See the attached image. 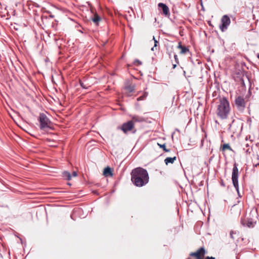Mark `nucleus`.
<instances>
[{
  "label": "nucleus",
  "instance_id": "nucleus-39",
  "mask_svg": "<svg viewBox=\"0 0 259 259\" xmlns=\"http://www.w3.org/2000/svg\"><path fill=\"white\" fill-rule=\"evenodd\" d=\"M47 140L49 142H51V140L47 139Z\"/></svg>",
  "mask_w": 259,
  "mask_h": 259
},
{
  "label": "nucleus",
  "instance_id": "nucleus-29",
  "mask_svg": "<svg viewBox=\"0 0 259 259\" xmlns=\"http://www.w3.org/2000/svg\"><path fill=\"white\" fill-rule=\"evenodd\" d=\"M174 58L176 63L179 64V59L178 56L176 54H174Z\"/></svg>",
  "mask_w": 259,
  "mask_h": 259
},
{
  "label": "nucleus",
  "instance_id": "nucleus-15",
  "mask_svg": "<svg viewBox=\"0 0 259 259\" xmlns=\"http://www.w3.org/2000/svg\"><path fill=\"white\" fill-rule=\"evenodd\" d=\"M103 175L106 177L109 176L112 177L113 174L111 168L108 166L105 168L103 171Z\"/></svg>",
  "mask_w": 259,
  "mask_h": 259
},
{
  "label": "nucleus",
  "instance_id": "nucleus-33",
  "mask_svg": "<svg viewBox=\"0 0 259 259\" xmlns=\"http://www.w3.org/2000/svg\"><path fill=\"white\" fill-rule=\"evenodd\" d=\"M155 50H157L156 47H154V46H153V47L151 48V50H152V51H154L155 50Z\"/></svg>",
  "mask_w": 259,
  "mask_h": 259
},
{
  "label": "nucleus",
  "instance_id": "nucleus-19",
  "mask_svg": "<svg viewBox=\"0 0 259 259\" xmlns=\"http://www.w3.org/2000/svg\"><path fill=\"white\" fill-rule=\"evenodd\" d=\"M221 150L224 152L226 150H228L230 151H233L232 148L230 147L229 144H224L221 147Z\"/></svg>",
  "mask_w": 259,
  "mask_h": 259
},
{
  "label": "nucleus",
  "instance_id": "nucleus-32",
  "mask_svg": "<svg viewBox=\"0 0 259 259\" xmlns=\"http://www.w3.org/2000/svg\"><path fill=\"white\" fill-rule=\"evenodd\" d=\"M72 176L73 177H76L77 176V172L76 171H73L72 172Z\"/></svg>",
  "mask_w": 259,
  "mask_h": 259
},
{
  "label": "nucleus",
  "instance_id": "nucleus-36",
  "mask_svg": "<svg viewBox=\"0 0 259 259\" xmlns=\"http://www.w3.org/2000/svg\"><path fill=\"white\" fill-rule=\"evenodd\" d=\"M153 39L154 40V41H155V40H156L155 38V37L154 36H153Z\"/></svg>",
  "mask_w": 259,
  "mask_h": 259
},
{
  "label": "nucleus",
  "instance_id": "nucleus-7",
  "mask_svg": "<svg viewBox=\"0 0 259 259\" xmlns=\"http://www.w3.org/2000/svg\"><path fill=\"white\" fill-rule=\"evenodd\" d=\"M235 104L239 111L242 112L244 110L246 102L243 97L240 96L236 97L235 100Z\"/></svg>",
  "mask_w": 259,
  "mask_h": 259
},
{
  "label": "nucleus",
  "instance_id": "nucleus-31",
  "mask_svg": "<svg viewBox=\"0 0 259 259\" xmlns=\"http://www.w3.org/2000/svg\"><path fill=\"white\" fill-rule=\"evenodd\" d=\"M221 186H222L223 187L225 186V184L223 180H221Z\"/></svg>",
  "mask_w": 259,
  "mask_h": 259
},
{
  "label": "nucleus",
  "instance_id": "nucleus-6",
  "mask_svg": "<svg viewBox=\"0 0 259 259\" xmlns=\"http://www.w3.org/2000/svg\"><path fill=\"white\" fill-rule=\"evenodd\" d=\"M238 177H239V171L237 167V164L235 162L233 165V168L232 174V183L235 187L236 191L237 192L238 195L240 197V192L239 191V184H238Z\"/></svg>",
  "mask_w": 259,
  "mask_h": 259
},
{
  "label": "nucleus",
  "instance_id": "nucleus-10",
  "mask_svg": "<svg viewBox=\"0 0 259 259\" xmlns=\"http://www.w3.org/2000/svg\"><path fill=\"white\" fill-rule=\"evenodd\" d=\"M136 85L134 84H126L123 89V94L127 97H130L135 91Z\"/></svg>",
  "mask_w": 259,
  "mask_h": 259
},
{
  "label": "nucleus",
  "instance_id": "nucleus-17",
  "mask_svg": "<svg viewBox=\"0 0 259 259\" xmlns=\"http://www.w3.org/2000/svg\"><path fill=\"white\" fill-rule=\"evenodd\" d=\"M177 157L176 156H174L173 157H166L164 159V162L166 165H168V163H174L175 161L176 160Z\"/></svg>",
  "mask_w": 259,
  "mask_h": 259
},
{
  "label": "nucleus",
  "instance_id": "nucleus-4",
  "mask_svg": "<svg viewBox=\"0 0 259 259\" xmlns=\"http://www.w3.org/2000/svg\"><path fill=\"white\" fill-rule=\"evenodd\" d=\"M207 251L204 246H202L196 250L195 252H191L189 253L187 259H215L212 256H206L205 254Z\"/></svg>",
  "mask_w": 259,
  "mask_h": 259
},
{
  "label": "nucleus",
  "instance_id": "nucleus-18",
  "mask_svg": "<svg viewBox=\"0 0 259 259\" xmlns=\"http://www.w3.org/2000/svg\"><path fill=\"white\" fill-rule=\"evenodd\" d=\"M134 121H135V122H142V121H145V119L143 117H141V116H138V115H134L133 117H132V120Z\"/></svg>",
  "mask_w": 259,
  "mask_h": 259
},
{
  "label": "nucleus",
  "instance_id": "nucleus-5",
  "mask_svg": "<svg viewBox=\"0 0 259 259\" xmlns=\"http://www.w3.org/2000/svg\"><path fill=\"white\" fill-rule=\"evenodd\" d=\"M243 123L239 118L234 119L229 124L228 130L233 134L239 135L243 129Z\"/></svg>",
  "mask_w": 259,
  "mask_h": 259
},
{
  "label": "nucleus",
  "instance_id": "nucleus-40",
  "mask_svg": "<svg viewBox=\"0 0 259 259\" xmlns=\"http://www.w3.org/2000/svg\"><path fill=\"white\" fill-rule=\"evenodd\" d=\"M50 146H54V145H50Z\"/></svg>",
  "mask_w": 259,
  "mask_h": 259
},
{
  "label": "nucleus",
  "instance_id": "nucleus-24",
  "mask_svg": "<svg viewBox=\"0 0 259 259\" xmlns=\"http://www.w3.org/2000/svg\"><path fill=\"white\" fill-rule=\"evenodd\" d=\"M147 95H148V93L145 92V93H144L143 95L138 98L137 100L138 101L144 100L147 97Z\"/></svg>",
  "mask_w": 259,
  "mask_h": 259
},
{
  "label": "nucleus",
  "instance_id": "nucleus-3",
  "mask_svg": "<svg viewBox=\"0 0 259 259\" xmlns=\"http://www.w3.org/2000/svg\"><path fill=\"white\" fill-rule=\"evenodd\" d=\"M38 120L39 122V127L41 130L48 131L49 130H54L53 123L45 113H40L39 114Z\"/></svg>",
  "mask_w": 259,
  "mask_h": 259
},
{
  "label": "nucleus",
  "instance_id": "nucleus-14",
  "mask_svg": "<svg viewBox=\"0 0 259 259\" xmlns=\"http://www.w3.org/2000/svg\"><path fill=\"white\" fill-rule=\"evenodd\" d=\"M250 144H251V142H249V143H245L244 144V146L243 148V150L246 154H250L252 150V148H250Z\"/></svg>",
  "mask_w": 259,
  "mask_h": 259
},
{
  "label": "nucleus",
  "instance_id": "nucleus-23",
  "mask_svg": "<svg viewBox=\"0 0 259 259\" xmlns=\"http://www.w3.org/2000/svg\"><path fill=\"white\" fill-rule=\"evenodd\" d=\"M157 145H158V146L160 147V148H161L163 149V151H164L165 152H169L170 151V150L169 149H168L166 148V146H165V144H159L158 143Z\"/></svg>",
  "mask_w": 259,
  "mask_h": 259
},
{
  "label": "nucleus",
  "instance_id": "nucleus-26",
  "mask_svg": "<svg viewBox=\"0 0 259 259\" xmlns=\"http://www.w3.org/2000/svg\"><path fill=\"white\" fill-rule=\"evenodd\" d=\"M237 234V232L236 231H234L233 230H231L230 232V237L232 239H234L235 238L234 237V234Z\"/></svg>",
  "mask_w": 259,
  "mask_h": 259
},
{
  "label": "nucleus",
  "instance_id": "nucleus-12",
  "mask_svg": "<svg viewBox=\"0 0 259 259\" xmlns=\"http://www.w3.org/2000/svg\"><path fill=\"white\" fill-rule=\"evenodd\" d=\"M241 223L244 226L246 224V226L248 228H253L256 224V221H254L252 219H248L247 221L244 219H241Z\"/></svg>",
  "mask_w": 259,
  "mask_h": 259
},
{
  "label": "nucleus",
  "instance_id": "nucleus-16",
  "mask_svg": "<svg viewBox=\"0 0 259 259\" xmlns=\"http://www.w3.org/2000/svg\"><path fill=\"white\" fill-rule=\"evenodd\" d=\"M174 48L172 45H167L166 46V53L168 55L169 58H171L172 54L174 53Z\"/></svg>",
  "mask_w": 259,
  "mask_h": 259
},
{
  "label": "nucleus",
  "instance_id": "nucleus-21",
  "mask_svg": "<svg viewBox=\"0 0 259 259\" xmlns=\"http://www.w3.org/2000/svg\"><path fill=\"white\" fill-rule=\"evenodd\" d=\"M235 74L236 75V79H239L240 78L243 77L244 76L243 72L241 71V70L236 71V72H235Z\"/></svg>",
  "mask_w": 259,
  "mask_h": 259
},
{
  "label": "nucleus",
  "instance_id": "nucleus-38",
  "mask_svg": "<svg viewBox=\"0 0 259 259\" xmlns=\"http://www.w3.org/2000/svg\"><path fill=\"white\" fill-rule=\"evenodd\" d=\"M136 130H135L133 132V133H136Z\"/></svg>",
  "mask_w": 259,
  "mask_h": 259
},
{
  "label": "nucleus",
  "instance_id": "nucleus-11",
  "mask_svg": "<svg viewBox=\"0 0 259 259\" xmlns=\"http://www.w3.org/2000/svg\"><path fill=\"white\" fill-rule=\"evenodd\" d=\"M158 7L159 10L162 12L163 15L166 16L170 15L169 8L165 4L160 3L158 4Z\"/></svg>",
  "mask_w": 259,
  "mask_h": 259
},
{
  "label": "nucleus",
  "instance_id": "nucleus-1",
  "mask_svg": "<svg viewBox=\"0 0 259 259\" xmlns=\"http://www.w3.org/2000/svg\"><path fill=\"white\" fill-rule=\"evenodd\" d=\"M131 181L138 187L146 185L149 180V177L146 169L141 167L133 169L131 173Z\"/></svg>",
  "mask_w": 259,
  "mask_h": 259
},
{
  "label": "nucleus",
  "instance_id": "nucleus-20",
  "mask_svg": "<svg viewBox=\"0 0 259 259\" xmlns=\"http://www.w3.org/2000/svg\"><path fill=\"white\" fill-rule=\"evenodd\" d=\"M62 176L63 177L67 180H70L71 179V175L68 171H65L62 173Z\"/></svg>",
  "mask_w": 259,
  "mask_h": 259
},
{
  "label": "nucleus",
  "instance_id": "nucleus-13",
  "mask_svg": "<svg viewBox=\"0 0 259 259\" xmlns=\"http://www.w3.org/2000/svg\"><path fill=\"white\" fill-rule=\"evenodd\" d=\"M177 47L178 49H181L180 54H186L187 53H189L190 52L189 49L187 47L182 45L181 41L179 42Z\"/></svg>",
  "mask_w": 259,
  "mask_h": 259
},
{
  "label": "nucleus",
  "instance_id": "nucleus-35",
  "mask_svg": "<svg viewBox=\"0 0 259 259\" xmlns=\"http://www.w3.org/2000/svg\"><path fill=\"white\" fill-rule=\"evenodd\" d=\"M257 57L259 59V53L257 54Z\"/></svg>",
  "mask_w": 259,
  "mask_h": 259
},
{
  "label": "nucleus",
  "instance_id": "nucleus-2",
  "mask_svg": "<svg viewBox=\"0 0 259 259\" xmlns=\"http://www.w3.org/2000/svg\"><path fill=\"white\" fill-rule=\"evenodd\" d=\"M230 111L231 107L227 98L225 97L220 98L216 110V114L218 117L222 120L226 119Z\"/></svg>",
  "mask_w": 259,
  "mask_h": 259
},
{
  "label": "nucleus",
  "instance_id": "nucleus-27",
  "mask_svg": "<svg viewBox=\"0 0 259 259\" xmlns=\"http://www.w3.org/2000/svg\"><path fill=\"white\" fill-rule=\"evenodd\" d=\"M134 64L137 66L141 65H142V63L141 61H140L138 59H136L134 61Z\"/></svg>",
  "mask_w": 259,
  "mask_h": 259
},
{
  "label": "nucleus",
  "instance_id": "nucleus-28",
  "mask_svg": "<svg viewBox=\"0 0 259 259\" xmlns=\"http://www.w3.org/2000/svg\"><path fill=\"white\" fill-rule=\"evenodd\" d=\"M79 83L80 86L83 89H88L89 87V86L85 85L84 83L80 80H79Z\"/></svg>",
  "mask_w": 259,
  "mask_h": 259
},
{
  "label": "nucleus",
  "instance_id": "nucleus-34",
  "mask_svg": "<svg viewBox=\"0 0 259 259\" xmlns=\"http://www.w3.org/2000/svg\"><path fill=\"white\" fill-rule=\"evenodd\" d=\"M172 66H172V68H173V69H175V68L176 67V66H177V64H173V65H172Z\"/></svg>",
  "mask_w": 259,
  "mask_h": 259
},
{
  "label": "nucleus",
  "instance_id": "nucleus-25",
  "mask_svg": "<svg viewBox=\"0 0 259 259\" xmlns=\"http://www.w3.org/2000/svg\"><path fill=\"white\" fill-rule=\"evenodd\" d=\"M236 81H240V83L241 84L242 87H245V82H244V80L243 77L240 78L239 79H236Z\"/></svg>",
  "mask_w": 259,
  "mask_h": 259
},
{
  "label": "nucleus",
  "instance_id": "nucleus-30",
  "mask_svg": "<svg viewBox=\"0 0 259 259\" xmlns=\"http://www.w3.org/2000/svg\"><path fill=\"white\" fill-rule=\"evenodd\" d=\"M159 44L158 40H155V41H154V47H157V45Z\"/></svg>",
  "mask_w": 259,
  "mask_h": 259
},
{
  "label": "nucleus",
  "instance_id": "nucleus-9",
  "mask_svg": "<svg viewBox=\"0 0 259 259\" xmlns=\"http://www.w3.org/2000/svg\"><path fill=\"white\" fill-rule=\"evenodd\" d=\"M134 128V122L133 120L128 121L123 123L120 127L124 134H127L128 132L132 131Z\"/></svg>",
  "mask_w": 259,
  "mask_h": 259
},
{
  "label": "nucleus",
  "instance_id": "nucleus-37",
  "mask_svg": "<svg viewBox=\"0 0 259 259\" xmlns=\"http://www.w3.org/2000/svg\"><path fill=\"white\" fill-rule=\"evenodd\" d=\"M258 165H259V163H257L256 164H255V166H256H256H258Z\"/></svg>",
  "mask_w": 259,
  "mask_h": 259
},
{
  "label": "nucleus",
  "instance_id": "nucleus-22",
  "mask_svg": "<svg viewBox=\"0 0 259 259\" xmlns=\"http://www.w3.org/2000/svg\"><path fill=\"white\" fill-rule=\"evenodd\" d=\"M93 21L96 24H98V22L101 20V18L97 14L94 15V18L92 19Z\"/></svg>",
  "mask_w": 259,
  "mask_h": 259
},
{
  "label": "nucleus",
  "instance_id": "nucleus-8",
  "mask_svg": "<svg viewBox=\"0 0 259 259\" xmlns=\"http://www.w3.org/2000/svg\"><path fill=\"white\" fill-rule=\"evenodd\" d=\"M221 24L220 25V28L222 32L225 31L228 26L230 24L231 20L229 16L224 15L221 19Z\"/></svg>",
  "mask_w": 259,
  "mask_h": 259
}]
</instances>
